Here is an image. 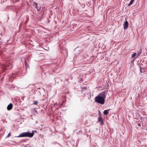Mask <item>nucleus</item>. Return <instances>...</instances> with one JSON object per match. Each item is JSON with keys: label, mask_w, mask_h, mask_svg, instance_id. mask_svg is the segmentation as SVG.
Wrapping results in <instances>:
<instances>
[{"label": "nucleus", "mask_w": 147, "mask_h": 147, "mask_svg": "<svg viewBox=\"0 0 147 147\" xmlns=\"http://www.w3.org/2000/svg\"><path fill=\"white\" fill-rule=\"evenodd\" d=\"M106 97L105 92H103L95 98V101L97 103L103 105L105 103Z\"/></svg>", "instance_id": "nucleus-1"}, {"label": "nucleus", "mask_w": 147, "mask_h": 147, "mask_svg": "<svg viewBox=\"0 0 147 147\" xmlns=\"http://www.w3.org/2000/svg\"><path fill=\"white\" fill-rule=\"evenodd\" d=\"M33 133H30L29 132H24L21 133L18 137H28L29 138L32 137L34 135Z\"/></svg>", "instance_id": "nucleus-2"}, {"label": "nucleus", "mask_w": 147, "mask_h": 147, "mask_svg": "<svg viewBox=\"0 0 147 147\" xmlns=\"http://www.w3.org/2000/svg\"><path fill=\"white\" fill-rule=\"evenodd\" d=\"M124 28V29H126L128 27V23L127 21L125 22L123 25Z\"/></svg>", "instance_id": "nucleus-3"}, {"label": "nucleus", "mask_w": 147, "mask_h": 147, "mask_svg": "<svg viewBox=\"0 0 147 147\" xmlns=\"http://www.w3.org/2000/svg\"><path fill=\"white\" fill-rule=\"evenodd\" d=\"M13 107V105L12 103H10L7 106V110H10Z\"/></svg>", "instance_id": "nucleus-4"}, {"label": "nucleus", "mask_w": 147, "mask_h": 147, "mask_svg": "<svg viewBox=\"0 0 147 147\" xmlns=\"http://www.w3.org/2000/svg\"><path fill=\"white\" fill-rule=\"evenodd\" d=\"M98 121L100 122V123L101 124H103L102 119L101 117L99 116V117L98 118Z\"/></svg>", "instance_id": "nucleus-5"}, {"label": "nucleus", "mask_w": 147, "mask_h": 147, "mask_svg": "<svg viewBox=\"0 0 147 147\" xmlns=\"http://www.w3.org/2000/svg\"><path fill=\"white\" fill-rule=\"evenodd\" d=\"M140 71L141 73H144V72L145 69L144 68H142L141 66H139Z\"/></svg>", "instance_id": "nucleus-6"}, {"label": "nucleus", "mask_w": 147, "mask_h": 147, "mask_svg": "<svg viewBox=\"0 0 147 147\" xmlns=\"http://www.w3.org/2000/svg\"><path fill=\"white\" fill-rule=\"evenodd\" d=\"M142 53L141 51H138L137 53V57H136V58H138L140 55Z\"/></svg>", "instance_id": "nucleus-7"}, {"label": "nucleus", "mask_w": 147, "mask_h": 147, "mask_svg": "<svg viewBox=\"0 0 147 147\" xmlns=\"http://www.w3.org/2000/svg\"><path fill=\"white\" fill-rule=\"evenodd\" d=\"M109 110H105L103 112V113L105 115H107L109 113Z\"/></svg>", "instance_id": "nucleus-8"}, {"label": "nucleus", "mask_w": 147, "mask_h": 147, "mask_svg": "<svg viewBox=\"0 0 147 147\" xmlns=\"http://www.w3.org/2000/svg\"><path fill=\"white\" fill-rule=\"evenodd\" d=\"M137 57V53H134L131 56V58H133L135 57Z\"/></svg>", "instance_id": "nucleus-9"}, {"label": "nucleus", "mask_w": 147, "mask_h": 147, "mask_svg": "<svg viewBox=\"0 0 147 147\" xmlns=\"http://www.w3.org/2000/svg\"><path fill=\"white\" fill-rule=\"evenodd\" d=\"M134 1V0H131V1L128 4V5L129 6L130 5H131L133 3Z\"/></svg>", "instance_id": "nucleus-10"}, {"label": "nucleus", "mask_w": 147, "mask_h": 147, "mask_svg": "<svg viewBox=\"0 0 147 147\" xmlns=\"http://www.w3.org/2000/svg\"><path fill=\"white\" fill-rule=\"evenodd\" d=\"M37 103H38V102L37 101H34V102L33 103V104L34 105H37Z\"/></svg>", "instance_id": "nucleus-11"}, {"label": "nucleus", "mask_w": 147, "mask_h": 147, "mask_svg": "<svg viewBox=\"0 0 147 147\" xmlns=\"http://www.w3.org/2000/svg\"><path fill=\"white\" fill-rule=\"evenodd\" d=\"M10 133H9L8 135H7V137H9L10 136Z\"/></svg>", "instance_id": "nucleus-12"}, {"label": "nucleus", "mask_w": 147, "mask_h": 147, "mask_svg": "<svg viewBox=\"0 0 147 147\" xmlns=\"http://www.w3.org/2000/svg\"><path fill=\"white\" fill-rule=\"evenodd\" d=\"M27 67H29L28 65H26V67L27 68Z\"/></svg>", "instance_id": "nucleus-13"}, {"label": "nucleus", "mask_w": 147, "mask_h": 147, "mask_svg": "<svg viewBox=\"0 0 147 147\" xmlns=\"http://www.w3.org/2000/svg\"><path fill=\"white\" fill-rule=\"evenodd\" d=\"M138 125H139V126H140V124H138Z\"/></svg>", "instance_id": "nucleus-14"}]
</instances>
